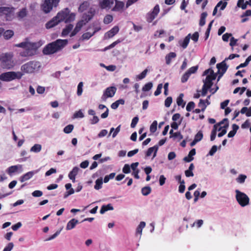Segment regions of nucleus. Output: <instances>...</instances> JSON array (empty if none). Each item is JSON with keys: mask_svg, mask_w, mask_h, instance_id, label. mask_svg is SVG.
<instances>
[{"mask_svg": "<svg viewBox=\"0 0 251 251\" xmlns=\"http://www.w3.org/2000/svg\"><path fill=\"white\" fill-rule=\"evenodd\" d=\"M113 3L114 2L112 0H102L99 2V6L102 9L110 8Z\"/></svg>", "mask_w": 251, "mask_h": 251, "instance_id": "17", "label": "nucleus"}, {"mask_svg": "<svg viewBox=\"0 0 251 251\" xmlns=\"http://www.w3.org/2000/svg\"><path fill=\"white\" fill-rule=\"evenodd\" d=\"M27 14V9L25 8H23L17 13V16L19 19H23L25 17Z\"/></svg>", "mask_w": 251, "mask_h": 251, "instance_id": "44", "label": "nucleus"}, {"mask_svg": "<svg viewBox=\"0 0 251 251\" xmlns=\"http://www.w3.org/2000/svg\"><path fill=\"white\" fill-rule=\"evenodd\" d=\"M82 19L80 21H82V23L84 24V25H85L87 23H88L89 21H90L93 18H92V16H90L89 14L85 12L83 13L82 15Z\"/></svg>", "mask_w": 251, "mask_h": 251, "instance_id": "34", "label": "nucleus"}, {"mask_svg": "<svg viewBox=\"0 0 251 251\" xmlns=\"http://www.w3.org/2000/svg\"><path fill=\"white\" fill-rule=\"evenodd\" d=\"M38 49L27 48L25 49L24 50L20 52V56L22 57H28L34 55L35 52Z\"/></svg>", "mask_w": 251, "mask_h": 251, "instance_id": "14", "label": "nucleus"}, {"mask_svg": "<svg viewBox=\"0 0 251 251\" xmlns=\"http://www.w3.org/2000/svg\"><path fill=\"white\" fill-rule=\"evenodd\" d=\"M222 127L223 128L221 130V132L218 134V137H221L226 134L227 132V128H228V124H225L223 126H222Z\"/></svg>", "mask_w": 251, "mask_h": 251, "instance_id": "48", "label": "nucleus"}, {"mask_svg": "<svg viewBox=\"0 0 251 251\" xmlns=\"http://www.w3.org/2000/svg\"><path fill=\"white\" fill-rule=\"evenodd\" d=\"M113 209L114 207L112 204L109 203L107 205L103 204L101 206L100 212L101 214H103L106 211L108 210H113Z\"/></svg>", "mask_w": 251, "mask_h": 251, "instance_id": "27", "label": "nucleus"}, {"mask_svg": "<svg viewBox=\"0 0 251 251\" xmlns=\"http://www.w3.org/2000/svg\"><path fill=\"white\" fill-rule=\"evenodd\" d=\"M152 83L151 82H149L144 85L142 87V90L144 92H148L152 88Z\"/></svg>", "mask_w": 251, "mask_h": 251, "instance_id": "47", "label": "nucleus"}, {"mask_svg": "<svg viewBox=\"0 0 251 251\" xmlns=\"http://www.w3.org/2000/svg\"><path fill=\"white\" fill-rule=\"evenodd\" d=\"M73 26V25L71 24H69L66 25L65 27L63 28L62 31L61 36L65 37L67 36L69 33L72 30Z\"/></svg>", "mask_w": 251, "mask_h": 251, "instance_id": "26", "label": "nucleus"}, {"mask_svg": "<svg viewBox=\"0 0 251 251\" xmlns=\"http://www.w3.org/2000/svg\"><path fill=\"white\" fill-rule=\"evenodd\" d=\"M42 149V146L40 144H36L30 149V151L35 153L39 152Z\"/></svg>", "mask_w": 251, "mask_h": 251, "instance_id": "41", "label": "nucleus"}, {"mask_svg": "<svg viewBox=\"0 0 251 251\" xmlns=\"http://www.w3.org/2000/svg\"><path fill=\"white\" fill-rule=\"evenodd\" d=\"M176 54L174 52H170L165 56L166 63L167 65L170 64L172 59L176 58Z\"/></svg>", "mask_w": 251, "mask_h": 251, "instance_id": "32", "label": "nucleus"}, {"mask_svg": "<svg viewBox=\"0 0 251 251\" xmlns=\"http://www.w3.org/2000/svg\"><path fill=\"white\" fill-rule=\"evenodd\" d=\"M40 169L41 168L35 170L29 171L25 174L24 175L20 176L19 180L21 182H23L25 181L29 180V179L32 178L35 174H37L40 171Z\"/></svg>", "mask_w": 251, "mask_h": 251, "instance_id": "11", "label": "nucleus"}, {"mask_svg": "<svg viewBox=\"0 0 251 251\" xmlns=\"http://www.w3.org/2000/svg\"><path fill=\"white\" fill-rule=\"evenodd\" d=\"M122 171L126 174L130 173L131 172L130 166L127 164H125L123 168Z\"/></svg>", "mask_w": 251, "mask_h": 251, "instance_id": "63", "label": "nucleus"}, {"mask_svg": "<svg viewBox=\"0 0 251 251\" xmlns=\"http://www.w3.org/2000/svg\"><path fill=\"white\" fill-rule=\"evenodd\" d=\"M158 150V145H155L152 147L149 148L145 152V159L150 156L153 153V156L152 159H153L157 154V152Z\"/></svg>", "mask_w": 251, "mask_h": 251, "instance_id": "13", "label": "nucleus"}, {"mask_svg": "<svg viewBox=\"0 0 251 251\" xmlns=\"http://www.w3.org/2000/svg\"><path fill=\"white\" fill-rule=\"evenodd\" d=\"M82 22V21H79L76 23L74 29L70 34V37H72L75 36L80 30L82 27L84 25V24H83Z\"/></svg>", "mask_w": 251, "mask_h": 251, "instance_id": "21", "label": "nucleus"}, {"mask_svg": "<svg viewBox=\"0 0 251 251\" xmlns=\"http://www.w3.org/2000/svg\"><path fill=\"white\" fill-rule=\"evenodd\" d=\"M246 178L247 176L245 175L241 174L236 178V181L237 182L242 184L244 183Z\"/></svg>", "mask_w": 251, "mask_h": 251, "instance_id": "56", "label": "nucleus"}, {"mask_svg": "<svg viewBox=\"0 0 251 251\" xmlns=\"http://www.w3.org/2000/svg\"><path fill=\"white\" fill-rule=\"evenodd\" d=\"M5 39L8 40L11 38L14 35V32L12 30H7L2 33Z\"/></svg>", "mask_w": 251, "mask_h": 251, "instance_id": "45", "label": "nucleus"}, {"mask_svg": "<svg viewBox=\"0 0 251 251\" xmlns=\"http://www.w3.org/2000/svg\"><path fill=\"white\" fill-rule=\"evenodd\" d=\"M151 192V187L149 186H146L143 187L141 189L142 194L144 196L149 195Z\"/></svg>", "mask_w": 251, "mask_h": 251, "instance_id": "40", "label": "nucleus"}, {"mask_svg": "<svg viewBox=\"0 0 251 251\" xmlns=\"http://www.w3.org/2000/svg\"><path fill=\"white\" fill-rule=\"evenodd\" d=\"M41 67V64L39 61H30L23 65L21 67L22 73L31 74L35 71H38Z\"/></svg>", "mask_w": 251, "mask_h": 251, "instance_id": "3", "label": "nucleus"}, {"mask_svg": "<svg viewBox=\"0 0 251 251\" xmlns=\"http://www.w3.org/2000/svg\"><path fill=\"white\" fill-rule=\"evenodd\" d=\"M79 222L77 220L73 218L70 220L66 226V229L67 230H71L73 228H74L76 226V224H78Z\"/></svg>", "mask_w": 251, "mask_h": 251, "instance_id": "25", "label": "nucleus"}, {"mask_svg": "<svg viewBox=\"0 0 251 251\" xmlns=\"http://www.w3.org/2000/svg\"><path fill=\"white\" fill-rule=\"evenodd\" d=\"M102 184H103V179L101 177H100V178H98L95 181V185L94 186V188L96 190H100L101 189L102 187Z\"/></svg>", "mask_w": 251, "mask_h": 251, "instance_id": "36", "label": "nucleus"}, {"mask_svg": "<svg viewBox=\"0 0 251 251\" xmlns=\"http://www.w3.org/2000/svg\"><path fill=\"white\" fill-rule=\"evenodd\" d=\"M61 230H62V228H60L59 230L56 231V232L54 234L51 235L49 238L46 239L45 240V241H50V240H52L55 239L60 234Z\"/></svg>", "mask_w": 251, "mask_h": 251, "instance_id": "58", "label": "nucleus"}, {"mask_svg": "<svg viewBox=\"0 0 251 251\" xmlns=\"http://www.w3.org/2000/svg\"><path fill=\"white\" fill-rule=\"evenodd\" d=\"M41 45L37 42H23L16 45V47L25 49L27 48L38 49Z\"/></svg>", "mask_w": 251, "mask_h": 251, "instance_id": "9", "label": "nucleus"}, {"mask_svg": "<svg viewBox=\"0 0 251 251\" xmlns=\"http://www.w3.org/2000/svg\"><path fill=\"white\" fill-rule=\"evenodd\" d=\"M125 6V3L123 1L115 0V6L112 8V11H121L123 10Z\"/></svg>", "mask_w": 251, "mask_h": 251, "instance_id": "20", "label": "nucleus"}, {"mask_svg": "<svg viewBox=\"0 0 251 251\" xmlns=\"http://www.w3.org/2000/svg\"><path fill=\"white\" fill-rule=\"evenodd\" d=\"M226 60H223L221 62L217 64L216 67L219 72H222L226 73L228 68V65L226 62Z\"/></svg>", "mask_w": 251, "mask_h": 251, "instance_id": "18", "label": "nucleus"}, {"mask_svg": "<svg viewBox=\"0 0 251 251\" xmlns=\"http://www.w3.org/2000/svg\"><path fill=\"white\" fill-rule=\"evenodd\" d=\"M195 107V103L194 101H189L186 107V109L188 112H190Z\"/></svg>", "mask_w": 251, "mask_h": 251, "instance_id": "54", "label": "nucleus"}, {"mask_svg": "<svg viewBox=\"0 0 251 251\" xmlns=\"http://www.w3.org/2000/svg\"><path fill=\"white\" fill-rule=\"evenodd\" d=\"M19 169H22V165L11 166L7 169L6 173L10 176H11L13 173L17 172Z\"/></svg>", "mask_w": 251, "mask_h": 251, "instance_id": "24", "label": "nucleus"}, {"mask_svg": "<svg viewBox=\"0 0 251 251\" xmlns=\"http://www.w3.org/2000/svg\"><path fill=\"white\" fill-rule=\"evenodd\" d=\"M227 4V2L226 1H223L222 0H220L218 2L217 5H216L217 7H219L221 6L220 7V10H224L225 8L226 7V5Z\"/></svg>", "mask_w": 251, "mask_h": 251, "instance_id": "57", "label": "nucleus"}, {"mask_svg": "<svg viewBox=\"0 0 251 251\" xmlns=\"http://www.w3.org/2000/svg\"><path fill=\"white\" fill-rule=\"evenodd\" d=\"M53 6L55 7V4L53 3L52 0H45L42 5V10L45 13L48 14L52 9Z\"/></svg>", "mask_w": 251, "mask_h": 251, "instance_id": "10", "label": "nucleus"}, {"mask_svg": "<svg viewBox=\"0 0 251 251\" xmlns=\"http://www.w3.org/2000/svg\"><path fill=\"white\" fill-rule=\"evenodd\" d=\"M119 31V27L118 25H115L110 30L106 32L104 35V39L111 38L117 34Z\"/></svg>", "mask_w": 251, "mask_h": 251, "instance_id": "12", "label": "nucleus"}, {"mask_svg": "<svg viewBox=\"0 0 251 251\" xmlns=\"http://www.w3.org/2000/svg\"><path fill=\"white\" fill-rule=\"evenodd\" d=\"M221 148V145H220L219 147H217L216 145L212 146L207 155L213 156L217 151V150H220Z\"/></svg>", "mask_w": 251, "mask_h": 251, "instance_id": "39", "label": "nucleus"}, {"mask_svg": "<svg viewBox=\"0 0 251 251\" xmlns=\"http://www.w3.org/2000/svg\"><path fill=\"white\" fill-rule=\"evenodd\" d=\"M240 112L242 114H246L247 117L251 116V106L249 108L243 107L240 110Z\"/></svg>", "mask_w": 251, "mask_h": 251, "instance_id": "38", "label": "nucleus"}, {"mask_svg": "<svg viewBox=\"0 0 251 251\" xmlns=\"http://www.w3.org/2000/svg\"><path fill=\"white\" fill-rule=\"evenodd\" d=\"M15 8L13 7H0V16H4L6 21H11L14 18Z\"/></svg>", "mask_w": 251, "mask_h": 251, "instance_id": "7", "label": "nucleus"}, {"mask_svg": "<svg viewBox=\"0 0 251 251\" xmlns=\"http://www.w3.org/2000/svg\"><path fill=\"white\" fill-rule=\"evenodd\" d=\"M13 54L11 53H2L0 55V61L1 62V66L6 69H11L15 64L12 60Z\"/></svg>", "mask_w": 251, "mask_h": 251, "instance_id": "5", "label": "nucleus"}, {"mask_svg": "<svg viewBox=\"0 0 251 251\" xmlns=\"http://www.w3.org/2000/svg\"><path fill=\"white\" fill-rule=\"evenodd\" d=\"M59 23H60L58 21L57 19L56 18L55 16H54L45 24V27L48 29H50L51 28L55 27Z\"/></svg>", "mask_w": 251, "mask_h": 251, "instance_id": "16", "label": "nucleus"}, {"mask_svg": "<svg viewBox=\"0 0 251 251\" xmlns=\"http://www.w3.org/2000/svg\"><path fill=\"white\" fill-rule=\"evenodd\" d=\"M70 12V9L66 7L58 12L55 17L59 23L64 21L66 24L70 23L75 20V14Z\"/></svg>", "mask_w": 251, "mask_h": 251, "instance_id": "2", "label": "nucleus"}, {"mask_svg": "<svg viewBox=\"0 0 251 251\" xmlns=\"http://www.w3.org/2000/svg\"><path fill=\"white\" fill-rule=\"evenodd\" d=\"M207 16L206 12H202L200 16V20L199 22V25L201 26H203L205 24V19Z\"/></svg>", "mask_w": 251, "mask_h": 251, "instance_id": "37", "label": "nucleus"}, {"mask_svg": "<svg viewBox=\"0 0 251 251\" xmlns=\"http://www.w3.org/2000/svg\"><path fill=\"white\" fill-rule=\"evenodd\" d=\"M98 108L99 109L102 110L103 109H105V111L104 113H102L100 115V117L102 119L106 118L109 114V109L104 104H100L98 106Z\"/></svg>", "mask_w": 251, "mask_h": 251, "instance_id": "30", "label": "nucleus"}, {"mask_svg": "<svg viewBox=\"0 0 251 251\" xmlns=\"http://www.w3.org/2000/svg\"><path fill=\"white\" fill-rule=\"evenodd\" d=\"M251 61V54L246 59L245 61L241 63L239 65L236 67V69L238 70L241 68H244L248 65L250 62Z\"/></svg>", "mask_w": 251, "mask_h": 251, "instance_id": "43", "label": "nucleus"}, {"mask_svg": "<svg viewBox=\"0 0 251 251\" xmlns=\"http://www.w3.org/2000/svg\"><path fill=\"white\" fill-rule=\"evenodd\" d=\"M146 226V223L145 222L142 221L140 223L139 225L136 228V236H137L138 234L139 235V239L141 238V236L142 233V230Z\"/></svg>", "mask_w": 251, "mask_h": 251, "instance_id": "29", "label": "nucleus"}, {"mask_svg": "<svg viewBox=\"0 0 251 251\" xmlns=\"http://www.w3.org/2000/svg\"><path fill=\"white\" fill-rule=\"evenodd\" d=\"M236 193L235 198L241 207H245L250 203V198L245 193L236 189L235 191Z\"/></svg>", "mask_w": 251, "mask_h": 251, "instance_id": "6", "label": "nucleus"}, {"mask_svg": "<svg viewBox=\"0 0 251 251\" xmlns=\"http://www.w3.org/2000/svg\"><path fill=\"white\" fill-rule=\"evenodd\" d=\"M199 68V66L196 65L190 68L186 72L190 75L196 73Z\"/></svg>", "mask_w": 251, "mask_h": 251, "instance_id": "59", "label": "nucleus"}, {"mask_svg": "<svg viewBox=\"0 0 251 251\" xmlns=\"http://www.w3.org/2000/svg\"><path fill=\"white\" fill-rule=\"evenodd\" d=\"M213 89L211 88H209V86H206L205 85H203L201 90V95L202 96H205L207 93L208 91L209 90L210 92H212Z\"/></svg>", "mask_w": 251, "mask_h": 251, "instance_id": "49", "label": "nucleus"}, {"mask_svg": "<svg viewBox=\"0 0 251 251\" xmlns=\"http://www.w3.org/2000/svg\"><path fill=\"white\" fill-rule=\"evenodd\" d=\"M207 105L205 103V100L202 99H200L198 103V106L201 108V111L203 112L206 108Z\"/></svg>", "mask_w": 251, "mask_h": 251, "instance_id": "52", "label": "nucleus"}, {"mask_svg": "<svg viewBox=\"0 0 251 251\" xmlns=\"http://www.w3.org/2000/svg\"><path fill=\"white\" fill-rule=\"evenodd\" d=\"M202 75H217V74L214 73L212 68H209V69L205 70L203 72Z\"/></svg>", "mask_w": 251, "mask_h": 251, "instance_id": "46", "label": "nucleus"}, {"mask_svg": "<svg viewBox=\"0 0 251 251\" xmlns=\"http://www.w3.org/2000/svg\"><path fill=\"white\" fill-rule=\"evenodd\" d=\"M190 75H189L187 72H186L181 76V82L182 83H185L187 82Z\"/></svg>", "mask_w": 251, "mask_h": 251, "instance_id": "61", "label": "nucleus"}, {"mask_svg": "<svg viewBox=\"0 0 251 251\" xmlns=\"http://www.w3.org/2000/svg\"><path fill=\"white\" fill-rule=\"evenodd\" d=\"M203 136V135L202 131L200 130L195 135L194 139H196L199 142L202 140Z\"/></svg>", "mask_w": 251, "mask_h": 251, "instance_id": "55", "label": "nucleus"}, {"mask_svg": "<svg viewBox=\"0 0 251 251\" xmlns=\"http://www.w3.org/2000/svg\"><path fill=\"white\" fill-rule=\"evenodd\" d=\"M196 153V149H192L189 152L188 155L183 158V160L186 162H190L194 160L193 156Z\"/></svg>", "mask_w": 251, "mask_h": 251, "instance_id": "22", "label": "nucleus"}, {"mask_svg": "<svg viewBox=\"0 0 251 251\" xmlns=\"http://www.w3.org/2000/svg\"><path fill=\"white\" fill-rule=\"evenodd\" d=\"M217 78V75H207L205 79H203V85L209 86V88H211L213 85V81Z\"/></svg>", "mask_w": 251, "mask_h": 251, "instance_id": "15", "label": "nucleus"}, {"mask_svg": "<svg viewBox=\"0 0 251 251\" xmlns=\"http://www.w3.org/2000/svg\"><path fill=\"white\" fill-rule=\"evenodd\" d=\"M113 20V16L111 15H106L103 19V23L105 24H110Z\"/></svg>", "mask_w": 251, "mask_h": 251, "instance_id": "53", "label": "nucleus"}, {"mask_svg": "<svg viewBox=\"0 0 251 251\" xmlns=\"http://www.w3.org/2000/svg\"><path fill=\"white\" fill-rule=\"evenodd\" d=\"M160 8L158 4H156L153 9L148 13L146 15V20L148 23H151L157 16L159 12Z\"/></svg>", "mask_w": 251, "mask_h": 251, "instance_id": "8", "label": "nucleus"}, {"mask_svg": "<svg viewBox=\"0 0 251 251\" xmlns=\"http://www.w3.org/2000/svg\"><path fill=\"white\" fill-rule=\"evenodd\" d=\"M117 88L115 86H110L106 88L103 91L105 94L107 95L109 98L113 97L116 93Z\"/></svg>", "mask_w": 251, "mask_h": 251, "instance_id": "19", "label": "nucleus"}, {"mask_svg": "<svg viewBox=\"0 0 251 251\" xmlns=\"http://www.w3.org/2000/svg\"><path fill=\"white\" fill-rule=\"evenodd\" d=\"M23 75L24 74L21 72H6L0 75V80L5 82H10L15 79H20Z\"/></svg>", "mask_w": 251, "mask_h": 251, "instance_id": "4", "label": "nucleus"}, {"mask_svg": "<svg viewBox=\"0 0 251 251\" xmlns=\"http://www.w3.org/2000/svg\"><path fill=\"white\" fill-rule=\"evenodd\" d=\"M157 121H154L152 123L150 127V130L151 133H154L157 130Z\"/></svg>", "mask_w": 251, "mask_h": 251, "instance_id": "51", "label": "nucleus"}, {"mask_svg": "<svg viewBox=\"0 0 251 251\" xmlns=\"http://www.w3.org/2000/svg\"><path fill=\"white\" fill-rule=\"evenodd\" d=\"M79 168L75 166L70 172L68 175V177L70 179H75V176L77 175Z\"/></svg>", "mask_w": 251, "mask_h": 251, "instance_id": "31", "label": "nucleus"}, {"mask_svg": "<svg viewBox=\"0 0 251 251\" xmlns=\"http://www.w3.org/2000/svg\"><path fill=\"white\" fill-rule=\"evenodd\" d=\"M183 94L181 93L179 94V96L176 99V103L177 105L181 106L182 108H183L185 105V102H184L183 100Z\"/></svg>", "mask_w": 251, "mask_h": 251, "instance_id": "35", "label": "nucleus"}, {"mask_svg": "<svg viewBox=\"0 0 251 251\" xmlns=\"http://www.w3.org/2000/svg\"><path fill=\"white\" fill-rule=\"evenodd\" d=\"M83 82H80L78 85L77 88V96H79L82 95V92H83Z\"/></svg>", "mask_w": 251, "mask_h": 251, "instance_id": "60", "label": "nucleus"}, {"mask_svg": "<svg viewBox=\"0 0 251 251\" xmlns=\"http://www.w3.org/2000/svg\"><path fill=\"white\" fill-rule=\"evenodd\" d=\"M13 243L10 242L4 247L2 251H11L13 248Z\"/></svg>", "mask_w": 251, "mask_h": 251, "instance_id": "64", "label": "nucleus"}, {"mask_svg": "<svg viewBox=\"0 0 251 251\" xmlns=\"http://www.w3.org/2000/svg\"><path fill=\"white\" fill-rule=\"evenodd\" d=\"M74 117L75 118H83L84 117V115L82 112L81 110H79L74 113Z\"/></svg>", "mask_w": 251, "mask_h": 251, "instance_id": "62", "label": "nucleus"}, {"mask_svg": "<svg viewBox=\"0 0 251 251\" xmlns=\"http://www.w3.org/2000/svg\"><path fill=\"white\" fill-rule=\"evenodd\" d=\"M191 37V33H189L183 39V40H180L179 44L180 46L184 49H186L190 42V39Z\"/></svg>", "mask_w": 251, "mask_h": 251, "instance_id": "23", "label": "nucleus"}, {"mask_svg": "<svg viewBox=\"0 0 251 251\" xmlns=\"http://www.w3.org/2000/svg\"><path fill=\"white\" fill-rule=\"evenodd\" d=\"M89 6V3L87 1H84L79 5L78 8L79 13H82L87 10Z\"/></svg>", "mask_w": 251, "mask_h": 251, "instance_id": "33", "label": "nucleus"}, {"mask_svg": "<svg viewBox=\"0 0 251 251\" xmlns=\"http://www.w3.org/2000/svg\"><path fill=\"white\" fill-rule=\"evenodd\" d=\"M150 67L149 66L147 67V68L145 69L139 75H136V81L140 80H142V79H144V78H145L147 75V73L149 72H150Z\"/></svg>", "mask_w": 251, "mask_h": 251, "instance_id": "28", "label": "nucleus"}, {"mask_svg": "<svg viewBox=\"0 0 251 251\" xmlns=\"http://www.w3.org/2000/svg\"><path fill=\"white\" fill-rule=\"evenodd\" d=\"M74 126L72 124H69L63 128V132L66 134L70 133L73 130Z\"/></svg>", "mask_w": 251, "mask_h": 251, "instance_id": "50", "label": "nucleus"}, {"mask_svg": "<svg viewBox=\"0 0 251 251\" xmlns=\"http://www.w3.org/2000/svg\"><path fill=\"white\" fill-rule=\"evenodd\" d=\"M68 43L67 39H58L47 44L43 49L42 52L46 55H50L61 50Z\"/></svg>", "mask_w": 251, "mask_h": 251, "instance_id": "1", "label": "nucleus"}, {"mask_svg": "<svg viewBox=\"0 0 251 251\" xmlns=\"http://www.w3.org/2000/svg\"><path fill=\"white\" fill-rule=\"evenodd\" d=\"M94 35V34L89 32H87L86 33H83L81 37L79 38V41H84V40H87L89 39L91 37H92Z\"/></svg>", "mask_w": 251, "mask_h": 251, "instance_id": "42", "label": "nucleus"}]
</instances>
